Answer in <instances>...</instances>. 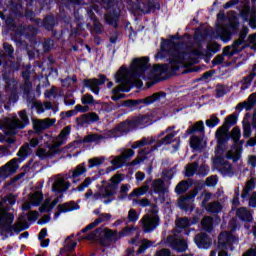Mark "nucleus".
Segmentation results:
<instances>
[{
	"mask_svg": "<svg viewBox=\"0 0 256 256\" xmlns=\"http://www.w3.org/2000/svg\"><path fill=\"white\" fill-rule=\"evenodd\" d=\"M148 67L149 58L147 57L134 59L131 63L130 70L121 67L115 75L116 83H120V85L112 89V100L119 101V99H123L125 94L118 93H121V91H129V86L135 83L137 78L141 77L145 71H147Z\"/></svg>",
	"mask_w": 256,
	"mask_h": 256,
	"instance_id": "obj_1",
	"label": "nucleus"
},
{
	"mask_svg": "<svg viewBox=\"0 0 256 256\" xmlns=\"http://www.w3.org/2000/svg\"><path fill=\"white\" fill-rule=\"evenodd\" d=\"M17 199L14 195L10 194L0 201V231L1 233H7V235H13L14 233H21L23 229H27L26 223L19 220L12 225L15 216L7 212L9 207L7 205H15Z\"/></svg>",
	"mask_w": 256,
	"mask_h": 256,
	"instance_id": "obj_2",
	"label": "nucleus"
},
{
	"mask_svg": "<svg viewBox=\"0 0 256 256\" xmlns=\"http://www.w3.org/2000/svg\"><path fill=\"white\" fill-rule=\"evenodd\" d=\"M170 47L172 50H169L171 55L170 63L172 69H179V66L188 67V65H193L196 63L197 57L201 55V50H188L187 52L179 51V47L170 42Z\"/></svg>",
	"mask_w": 256,
	"mask_h": 256,
	"instance_id": "obj_3",
	"label": "nucleus"
},
{
	"mask_svg": "<svg viewBox=\"0 0 256 256\" xmlns=\"http://www.w3.org/2000/svg\"><path fill=\"white\" fill-rule=\"evenodd\" d=\"M123 181V175L116 174L111 177L110 183L106 186L103 185V189L100 192L93 193L90 201H97L98 199H107L104 200V205H109L115 200V195H117V190L119 189V183Z\"/></svg>",
	"mask_w": 256,
	"mask_h": 256,
	"instance_id": "obj_4",
	"label": "nucleus"
},
{
	"mask_svg": "<svg viewBox=\"0 0 256 256\" xmlns=\"http://www.w3.org/2000/svg\"><path fill=\"white\" fill-rule=\"evenodd\" d=\"M124 133H129V123L127 122H123L114 129L108 130L104 135L90 134L84 138V143H101L103 139L121 137Z\"/></svg>",
	"mask_w": 256,
	"mask_h": 256,
	"instance_id": "obj_5",
	"label": "nucleus"
},
{
	"mask_svg": "<svg viewBox=\"0 0 256 256\" xmlns=\"http://www.w3.org/2000/svg\"><path fill=\"white\" fill-rule=\"evenodd\" d=\"M20 119L14 117L6 121L4 126L5 135H15L17 129H23L27 123H29V117H27V112L25 110L19 113Z\"/></svg>",
	"mask_w": 256,
	"mask_h": 256,
	"instance_id": "obj_6",
	"label": "nucleus"
},
{
	"mask_svg": "<svg viewBox=\"0 0 256 256\" xmlns=\"http://www.w3.org/2000/svg\"><path fill=\"white\" fill-rule=\"evenodd\" d=\"M239 243V240L229 232H222L218 238V247L223 251L218 253V256H227V252L224 249H230L233 251V245Z\"/></svg>",
	"mask_w": 256,
	"mask_h": 256,
	"instance_id": "obj_7",
	"label": "nucleus"
},
{
	"mask_svg": "<svg viewBox=\"0 0 256 256\" xmlns=\"http://www.w3.org/2000/svg\"><path fill=\"white\" fill-rule=\"evenodd\" d=\"M19 159L13 158L0 167V179H7L19 171Z\"/></svg>",
	"mask_w": 256,
	"mask_h": 256,
	"instance_id": "obj_8",
	"label": "nucleus"
},
{
	"mask_svg": "<svg viewBox=\"0 0 256 256\" xmlns=\"http://www.w3.org/2000/svg\"><path fill=\"white\" fill-rule=\"evenodd\" d=\"M144 233H151L159 226V216L157 214H146L141 219Z\"/></svg>",
	"mask_w": 256,
	"mask_h": 256,
	"instance_id": "obj_9",
	"label": "nucleus"
},
{
	"mask_svg": "<svg viewBox=\"0 0 256 256\" xmlns=\"http://www.w3.org/2000/svg\"><path fill=\"white\" fill-rule=\"evenodd\" d=\"M161 97L165 99V93L157 92L152 94L151 96L146 97L145 99L128 100L126 101V106L136 107V105H141V103H144L145 105H151L152 103H155V101H161Z\"/></svg>",
	"mask_w": 256,
	"mask_h": 256,
	"instance_id": "obj_10",
	"label": "nucleus"
},
{
	"mask_svg": "<svg viewBox=\"0 0 256 256\" xmlns=\"http://www.w3.org/2000/svg\"><path fill=\"white\" fill-rule=\"evenodd\" d=\"M166 136L160 140L157 141L156 145L151 148V151H155L156 149H159L161 145H171L175 141V136L177 135V132H175V126L168 127L164 132L160 134Z\"/></svg>",
	"mask_w": 256,
	"mask_h": 256,
	"instance_id": "obj_11",
	"label": "nucleus"
},
{
	"mask_svg": "<svg viewBox=\"0 0 256 256\" xmlns=\"http://www.w3.org/2000/svg\"><path fill=\"white\" fill-rule=\"evenodd\" d=\"M115 233L113 231L106 228H99L88 234L85 239L88 241H101L103 239H109V237H113Z\"/></svg>",
	"mask_w": 256,
	"mask_h": 256,
	"instance_id": "obj_12",
	"label": "nucleus"
},
{
	"mask_svg": "<svg viewBox=\"0 0 256 256\" xmlns=\"http://www.w3.org/2000/svg\"><path fill=\"white\" fill-rule=\"evenodd\" d=\"M53 180L54 183L52 184V191L54 193H65V191L69 190V187H71V183L69 181H65V178L61 175L50 178V181Z\"/></svg>",
	"mask_w": 256,
	"mask_h": 256,
	"instance_id": "obj_13",
	"label": "nucleus"
},
{
	"mask_svg": "<svg viewBox=\"0 0 256 256\" xmlns=\"http://www.w3.org/2000/svg\"><path fill=\"white\" fill-rule=\"evenodd\" d=\"M105 81H107V77H105V75H100L99 79L93 78L84 80V85L85 87H89L92 93L99 95V85H103Z\"/></svg>",
	"mask_w": 256,
	"mask_h": 256,
	"instance_id": "obj_14",
	"label": "nucleus"
},
{
	"mask_svg": "<svg viewBox=\"0 0 256 256\" xmlns=\"http://www.w3.org/2000/svg\"><path fill=\"white\" fill-rule=\"evenodd\" d=\"M135 155V151L133 149H127L120 156L115 157L113 160H111V164L114 165V167H123L131 157Z\"/></svg>",
	"mask_w": 256,
	"mask_h": 256,
	"instance_id": "obj_15",
	"label": "nucleus"
},
{
	"mask_svg": "<svg viewBox=\"0 0 256 256\" xmlns=\"http://www.w3.org/2000/svg\"><path fill=\"white\" fill-rule=\"evenodd\" d=\"M99 121V115L95 112H89L76 118L77 125H89V123H95Z\"/></svg>",
	"mask_w": 256,
	"mask_h": 256,
	"instance_id": "obj_16",
	"label": "nucleus"
},
{
	"mask_svg": "<svg viewBox=\"0 0 256 256\" xmlns=\"http://www.w3.org/2000/svg\"><path fill=\"white\" fill-rule=\"evenodd\" d=\"M52 125H55V119L46 118L43 120L33 121V127L36 133H41V131H45V129H49V127H52Z\"/></svg>",
	"mask_w": 256,
	"mask_h": 256,
	"instance_id": "obj_17",
	"label": "nucleus"
},
{
	"mask_svg": "<svg viewBox=\"0 0 256 256\" xmlns=\"http://www.w3.org/2000/svg\"><path fill=\"white\" fill-rule=\"evenodd\" d=\"M215 137L218 145H225L229 141V129H227V125L219 127L216 130Z\"/></svg>",
	"mask_w": 256,
	"mask_h": 256,
	"instance_id": "obj_18",
	"label": "nucleus"
},
{
	"mask_svg": "<svg viewBox=\"0 0 256 256\" xmlns=\"http://www.w3.org/2000/svg\"><path fill=\"white\" fill-rule=\"evenodd\" d=\"M216 37L227 43V41H231V30H229V26L219 24L216 28Z\"/></svg>",
	"mask_w": 256,
	"mask_h": 256,
	"instance_id": "obj_19",
	"label": "nucleus"
},
{
	"mask_svg": "<svg viewBox=\"0 0 256 256\" xmlns=\"http://www.w3.org/2000/svg\"><path fill=\"white\" fill-rule=\"evenodd\" d=\"M107 221H111L110 213L99 214L98 218L94 220V222L90 223L88 226L82 229V233H87V231L95 229V227H97V225H99L100 223H105Z\"/></svg>",
	"mask_w": 256,
	"mask_h": 256,
	"instance_id": "obj_20",
	"label": "nucleus"
},
{
	"mask_svg": "<svg viewBox=\"0 0 256 256\" xmlns=\"http://www.w3.org/2000/svg\"><path fill=\"white\" fill-rule=\"evenodd\" d=\"M167 69H169V66L167 65H154L153 69L150 72L149 79L151 81H159V79H161V76L163 75V73H165V71H167Z\"/></svg>",
	"mask_w": 256,
	"mask_h": 256,
	"instance_id": "obj_21",
	"label": "nucleus"
},
{
	"mask_svg": "<svg viewBox=\"0 0 256 256\" xmlns=\"http://www.w3.org/2000/svg\"><path fill=\"white\" fill-rule=\"evenodd\" d=\"M71 134V126H66L61 130L58 137L54 140L53 145H55L58 149L61 147V145H65L67 143V139L69 138V135Z\"/></svg>",
	"mask_w": 256,
	"mask_h": 256,
	"instance_id": "obj_22",
	"label": "nucleus"
},
{
	"mask_svg": "<svg viewBox=\"0 0 256 256\" xmlns=\"http://www.w3.org/2000/svg\"><path fill=\"white\" fill-rule=\"evenodd\" d=\"M57 151H59V149L54 144H52L48 148H38L36 155L41 159H47L49 157H53Z\"/></svg>",
	"mask_w": 256,
	"mask_h": 256,
	"instance_id": "obj_23",
	"label": "nucleus"
},
{
	"mask_svg": "<svg viewBox=\"0 0 256 256\" xmlns=\"http://www.w3.org/2000/svg\"><path fill=\"white\" fill-rule=\"evenodd\" d=\"M194 241L199 249H208V247L211 245V240L205 233L197 234Z\"/></svg>",
	"mask_w": 256,
	"mask_h": 256,
	"instance_id": "obj_24",
	"label": "nucleus"
},
{
	"mask_svg": "<svg viewBox=\"0 0 256 256\" xmlns=\"http://www.w3.org/2000/svg\"><path fill=\"white\" fill-rule=\"evenodd\" d=\"M79 209V205L75 202H68L58 205V212L55 214V219L61 215V213H69V211H75Z\"/></svg>",
	"mask_w": 256,
	"mask_h": 256,
	"instance_id": "obj_25",
	"label": "nucleus"
},
{
	"mask_svg": "<svg viewBox=\"0 0 256 256\" xmlns=\"http://www.w3.org/2000/svg\"><path fill=\"white\" fill-rule=\"evenodd\" d=\"M170 247L174 249V251H177V253H183L187 251L189 246L185 240L176 238L170 242Z\"/></svg>",
	"mask_w": 256,
	"mask_h": 256,
	"instance_id": "obj_26",
	"label": "nucleus"
},
{
	"mask_svg": "<svg viewBox=\"0 0 256 256\" xmlns=\"http://www.w3.org/2000/svg\"><path fill=\"white\" fill-rule=\"evenodd\" d=\"M59 203V198H55L51 201V198H46L44 203L40 206V213H49V211H53V208Z\"/></svg>",
	"mask_w": 256,
	"mask_h": 256,
	"instance_id": "obj_27",
	"label": "nucleus"
},
{
	"mask_svg": "<svg viewBox=\"0 0 256 256\" xmlns=\"http://www.w3.org/2000/svg\"><path fill=\"white\" fill-rule=\"evenodd\" d=\"M255 105H256V93H252L248 97V101L239 103L236 106V109H246V111H251V109H253V107H255Z\"/></svg>",
	"mask_w": 256,
	"mask_h": 256,
	"instance_id": "obj_28",
	"label": "nucleus"
},
{
	"mask_svg": "<svg viewBox=\"0 0 256 256\" xmlns=\"http://www.w3.org/2000/svg\"><path fill=\"white\" fill-rule=\"evenodd\" d=\"M236 215L241 219V221H247V222L253 221V212H251L246 207H240L236 211Z\"/></svg>",
	"mask_w": 256,
	"mask_h": 256,
	"instance_id": "obj_29",
	"label": "nucleus"
},
{
	"mask_svg": "<svg viewBox=\"0 0 256 256\" xmlns=\"http://www.w3.org/2000/svg\"><path fill=\"white\" fill-rule=\"evenodd\" d=\"M152 189L154 193H160V195H164V193H167V187L165 186V181L162 179H155L152 182Z\"/></svg>",
	"mask_w": 256,
	"mask_h": 256,
	"instance_id": "obj_30",
	"label": "nucleus"
},
{
	"mask_svg": "<svg viewBox=\"0 0 256 256\" xmlns=\"http://www.w3.org/2000/svg\"><path fill=\"white\" fill-rule=\"evenodd\" d=\"M226 158L232 159V161H239V159H241V146H232L231 149L226 153Z\"/></svg>",
	"mask_w": 256,
	"mask_h": 256,
	"instance_id": "obj_31",
	"label": "nucleus"
},
{
	"mask_svg": "<svg viewBox=\"0 0 256 256\" xmlns=\"http://www.w3.org/2000/svg\"><path fill=\"white\" fill-rule=\"evenodd\" d=\"M196 195H197V191H195L193 194L189 196L180 197L178 201V206L180 207V209H184L185 211H187V209L191 207V199H194Z\"/></svg>",
	"mask_w": 256,
	"mask_h": 256,
	"instance_id": "obj_32",
	"label": "nucleus"
},
{
	"mask_svg": "<svg viewBox=\"0 0 256 256\" xmlns=\"http://www.w3.org/2000/svg\"><path fill=\"white\" fill-rule=\"evenodd\" d=\"M190 147H192V149H205V147H207V141L198 136H192L190 138Z\"/></svg>",
	"mask_w": 256,
	"mask_h": 256,
	"instance_id": "obj_33",
	"label": "nucleus"
},
{
	"mask_svg": "<svg viewBox=\"0 0 256 256\" xmlns=\"http://www.w3.org/2000/svg\"><path fill=\"white\" fill-rule=\"evenodd\" d=\"M242 50L241 41H235L232 46L225 47L223 53L224 55H235V53H239Z\"/></svg>",
	"mask_w": 256,
	"mask_h": 256,
	"instance_id": "obj_34",
	"label": "nucleus"
},
{
	"mask_svg": "<svg viewBox=\"0 0 256 256\" xmlns=\"http://www.w3.org/2000/svg\"><path fill=\"white\" fill-rule=\"evenodd\" d=\"M243 136L251 137V114L247 113L243 119Z\"/></svg>",
	"mask_w": 256,
	"mask_h": 256,
	"instance_id": "obj_35",
	"label": "nucleus"
},
{
	"mask_svg": "<svg viewBox=\"0 0 256 256\" xmlns=\"http://www.w3.org/2000/svg\"><path fill=\"white\" fill-rule=\"evenodd\" d=\"M29 151H31V148L29 147V144H24L23 146L20 147L19 151L17 152V157L16 159H19V163H23L29 156Z\"/></svg>",
	"mask_w": 256,
	"mask_h": 256,
	"instance_id": "obj_36",
	"label": "nucleus"
},
{
	"mask_svg": "<svg viewBox=\"0 0 256 256\" xmlns=\"http://www.w3.org/2000/svg\"><path fill=\"white\" fill-rule=\"evenodd\" d=\"M186 133H188V135H193V133H205V124L203 121H198L193 126H190Z\"/></svg>",
	"mask_w": 256,
	"mask_h": 256,
	"instance_id": "obj_37",
	"label": "nucleus"
},
{
	"mask_svg": "<svg viewBox=\"0 0 256 256\" xmlns=\"http://www.w3.org/2000/svg\"><path fill=\"white\" fill-rule=\"evenodd\" d=\"M75 247H77V242L72 241L71 238H67L65 240L64 248L60 251L61 255H69L71 251L75 250Z\"/></svg>",
	"mask_w": 256,
	"mask_h": 256,
	"instance_id": "obj_38",
	"label": "nucleus"
},
{
	"mask_svg": "<svg viewBox=\"0 0 256 256\" xmlns=\"http://www.w3.org/2000/svg\"><path fill=\"white\" fill-rule=\"evenodd\" d=\"M197 221L198 220L191 222L189 218H180L176 221V227H178V229H189V227L194 225V223H197Z\"/></svg>",
	"mask_w": 256,
	"mask_h": 256,
	"instance_id": "obj_39",
	"label": "nucleus"
},
{
	"mask_svg": "<svg viewBox=\"0 0 256 256\" xmlns=\"http://www.w3.org/2000/svg\"><path fill=\"white\" fill-rule=\"evenodd\" d=\"M85 173H87V167L85 166V163L79 164L72 171V178L77 179V177H81V175H85Z\"/></svg>",
	"mask_w": 256,
	"mask_h": 256,
	"instance_id": "obj_40",
	"label": "nucleus"
},
{
	"mask_svg": "<svg viewBox=\"0 0 256 256\" xmlns=\"http://www.w3.org/2000/svg\"><path fill=\"white\" fill-rule=\"evenodd\" d=\"M155 143V138H143L140 141L134 142L132 149H139L140 147H145V145H152Z\"/></svg>",
	"mask_w": 256,
	"mask_h": 256,
	"instance_id": "obj_41",
	"label": "nucleus"
},
{
	"mask_svg": "<svg viewBox=\"0 0 256 256\" xmlns=\"http://www.w3.org/2000/svg\"><path fill=\"white\" fill-rule=\"evenodd\" d=\"M197 169H199V164L197 162L186 165L185 167L186 177H193V175L197 173Z\"/></svg>",
	"mask_w": 256,
	"mask_h": 256,
	"instance_id": "obj_42",
	"label": "nucleus"
},
{
	"mask_svg": "<svg viewBox=\"0 0 256 256\" xmlns=\"http://www.w3.org/2000/svg\"><path fill=\"white\" fill-rule=\"evenodd\" d=\"M105 163V158L103 157H94L88 160L89 169H93V167H99Z\"/></svg>",
	"mask_w": 256,
	"mask_h": 256,
	"instance_id": "obj_43",
	"label": "nucleus"
},
{
	"mask_svg": "<svg viewBox=\"0 0 256 256\" xmlns=\"http://www.w3.org/2000/svg\"><path fill=\"white\" fill-rule=\"evenodd\" d=\"M29 199L31 205H40L41 201H43V194L40 191L34 192Z\"/></svg>",
	"mask_w": 256,
	"mask_h": 256,
	"instance_id": "obj_44",
	"label": "nucleus"
},
{
	"mask_svg": "<svg viewBox=\"0 0 256 256\" xmlns=\"http://www.w3.org/2000/svg\"><path fill=\"white\" fill-rule=\"evenodd\" d=\"M202 228L204 231H211L213 229V218L206 216L201 221Z\"/></svg>",
	"mask_w": 256,
	"mask_h": 256,
	"instance_id": "obj_45",
	"label": "nucleus"
},
{
	"mask_svg": "<svg viewBox=\"0 0 256 256\" xmlns=\"http://www.w3.org/2000/svg\"><path fill=\"white\" fill-rule=\"evenodd\" d=\"M206 211H209L210 213H219V211H221L222 207H221V203L219 202H212L210 204H208L205 207Z\"/></svg>",
	"mask_w": 256,
	"mask_h": 256,
	"instance_id": "obj_46",
	"label": "nucleus"
},
{
	"mask_svg": "<svg viewBox=\"0 0 256 256\" xmlns=\"http://www.w3.org/2000/svg\"><path fill=\"white\" fill-rule=\"evenodd\" d=\"M149 191V186L143 185L140 188H136L131 195H135L136 197H141L142 195H145Z\"/></svg>",
	"mask_w": 256,
	"mask_h": 256,
	"instance_id": "obj_47",
	"label": "nucleus"
},
{
	"mask_svg": "<svg viewBox=\"0 0 256 256\" xmlns=\"http://www.w3.org/2000/svg\"><path fill=\"white\" fill-rule=\"evenodd\" d=\"M91 183H93V180L88 177L86 178L83 183H81L78 187H77V191H85V189H89Z\"/></svg>",
	"mask_w": 256,
	"mask_h": 256,
	"instance_id": "obj_48",
	"label": "nucleus"
},
{
	"mask_svg": "<svg viewBox=\"0 0 256 256\" xmlns=\"http://www.w3.org/2000/svg\"><path fill=\"white\" fill-rule=\"evenodd\" d=\"M207 127H216V125H219V118L215 115L210 116L209 119L206 120Z\"/></svg>",
	"mask_w": 256,
	"mask_h": 256,
	"instance_id": "obj_49",
	"label": "nucleus"
},
{
	"mask_svg": "<svg viewBox=\"0 0 256 256\" xmlns=\"http://www.w3.org/2000/svg\"><path fill=\"white\" fill-rule=\"evenodd\" d=\"M187 189H189V185L187 184V182L182 181L180 183H178V185L175 188L176 193H185V191H187Z\"/></svg>",
	"mask_w": 256,
	"mask_h": 256,
	"instance_id": "obj_50",
	"label": "nucleus"
},
{
	"mask_svg": "<svg viewBox=\"0 0 256 256\" xmlns=\"http://www.w3.org/2000/svg\"><path fill=\"white\" fill-rule=\"evenodd\" d=\"M139 220V214H137V211L135 209H130L128 212V221L131 223H135Z\"/></svg>",
	"mask_w": 256,
	"mask_h": 256,
	"instance_id": "obj_51",
	"label": "nucleus"
},
{
	"mask_svg": "<svg viewBox=\"0 0 256 256\" xmlns=\"http://www.w3.org/2000/svg\"><path fill=\"white\" fill-rule=\"evenodd\" d=\"M105 21L108 25H112V27H117V16H112L111 14L105 15Z\"/></svg>",
	"mask_w": 256,
	"mask_h": 256,
	"instance_id": "obj_52",
	"label": "nucleus"
},
{
	"mask_svg": "<svg viewBox=\"0 0 256 256\" xmlns=\"http://www.w3.org/2000/svg\"><path fill=\"white\" fill-rule=\"evenodd\" d=\"M81 101L83 105H91L95 103V99H93V96L91 94H85L82 96Z\"/></svg>",
	"mask_w": 256,
	"mask_h": 256,
	"instance_id": "obj_53",
	"label": "nucleus"
},
{
	"mask_svg": "<svg viewBox=\"0 0 256 256\" xmlns=\"http://www.w3.org/2000/svg\"><path fill=\"white\" fill-rule=\"evenodd\" d=\"M231 137L234 143H237V141H239L241 138V130L239 128H233L231 131Z\"/></svg>",
	"mask_w": 256,
	"mask_h": 256,
	"instance_id": "obj_54",
	"label": "nucleus"
},
{
	"mask_svg": "<svg viewBox=\"0 0 256 256\" xmlns=\"http://www.w3.org/2000/svg\"><path fill=\"white\" fill-rule=\"evenodd\" d=\"M153 245V242L149 240H143L141 246L138 249V253H143L145 249H149Z\"/></svg>",
	"mask_w": 256,
	"mask_h": 256,
	"instance_id": "obj_55",
	"label": "nucleus"
},
{
	"mask_svg": "<svg viewBox=\"0 0 256 256\" xmlns=\"http://www.w3.org/2000/svg\"><path fill=\"white\" fill-rule=\"evenodd\" d=\"M249 33V28L243 26L240 35H239V39L236 41H241V45H243V41H245V37H247V34Z\"/></svg>",
	"mask_w": 256,
	"mask_h": 256,
	"instance_id": "obj_56",
	"label": "nucleus"
},
{
	"mask_svg": "<svg viewBox=\"0 0 256 256\" xmlns=\"http://www.w3.org/2000/svg\"><path fill=\"white\" fill-rule=\"evenodd\" d=\"M221 171H222V173H224V175H229L230 173H233V166H231V164H229V163H226L221 168Z\"/></svg>",
	"mask_w": 256,
	"mask_h": 256,
	"instance_id": "obj_57",
	"label": "nucleus"
},
{
	"mask_svg": "<svg viewBox=\"0 0 256 256\" xmlns=\"http://www.w3.org/2000/svg\"><path fill=\"white\" fill-rule=\"evenodd\" d=\"M227 94V88L224 86H217L216 88V97H223V95Z\"/></svg>",
	"mask_w": 256,
	"mask_h": 256,
	"instance_id": "obj_58",
	"label": "nucleus"
},
{
	"mask_svg": "<svg viewBox=\"0 0 256 256\" xmlns=\"http://www.w3.org/2000/svg\"><path fill=\"white\" fill-rule=\"evenodd\" d=\"M206 185L208 187H215L217 185V177L216 176H211L206 179Z\"/></svg>",
	"mask_w": 256,
	"mask_h": 256,
	"instance_id": "obj_59",
	"label": "nucleus"
},
{
	"mask_svg": "<svg viewBox=\"0 0 256 256\" xmlns=\"http://www.w3.org/2000/svg\"><path fill=\"white\" fill-rule=\"evenodd\" d=\"M226 125H235L237 123V116L234 114L228 116L225 121Z\"/></svg>",
	"mask_w": 256,
	"mask_h": 256,
	"instance_id": "obj_60",
	"label": "nucleus"
},
{
	"mask_svg": "<svg viewBox=\"0 0 256 256\" xmlns=\"http://www.w3.org/2000/svg\"><path fill=\"white\" fill-rule=\"evenodd\" d=\"M15 89H17V83L15 82V80H9L7 82V91H15Z\"/></svg>",
	"mask_w": 256,
	"mask_h": 256,
	"instance_id": "obj_61",
	"label": "nucleus"
},
{
	"mask_svg": "<svg viewBox=\"0 0 256 256\" xmlns=\"http://www.w3.org/2000/svg\"><path fill=\"white\" fill-rule=\"evenodd\" d=\"M4 51L6 53V55H8L9 57H11V55H13V46L5 43L4 44Z\"/></svg>",
	"mask_w": 256,
	"mask_h": 256,
	"instance_id": "obj_62",
	"label": "nucleus"
},
{
	"mask_svg": "<svg viewBox=\"0 0 256 256\" xmlns=\"http://www.w3.org/2000/svg\"><path fill=\"white\" fill-rule=\"evenodd\" d=\"M249 207H256V192H253L249 199Z\"/></svg>",
	"mask_w": 256,
	"mask_h": 256,
	"instance_id": "obj_63",
	"label": "nucleus"
},
{
	"mask_svg": "<svg viewBox=\"0 0 256 256\" xmlns=\"http://www.w3.org/2000/svg\"><path fill=\"white\" fill-rule=\"evenodd\" d=\"M248 163L251 165V167L255 168L256 167V156H249L248 157Z\"/></svg>",
	"mask_w": 256,
	"mask_h": 256,
	"instance_id": "obj_64",
	"label": "nucleus"
}]
</instances>
